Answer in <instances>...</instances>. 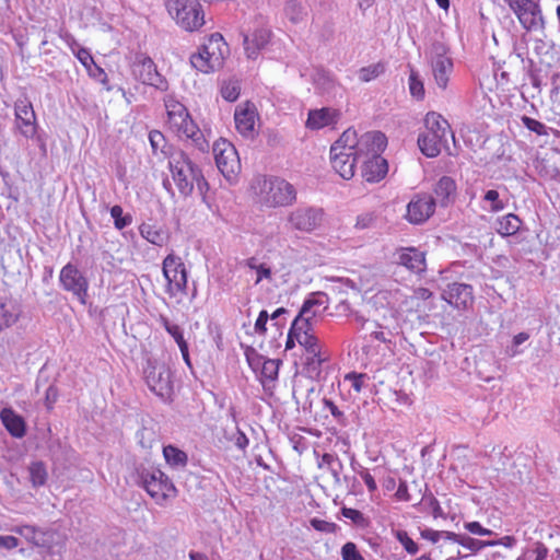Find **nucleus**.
I'll return each mask as SVG.
<instances>
[{"label": "nucleus", "instance_id": "nucleus-42", "mask_svg": "<svg viewBox=\"0 0 560 560\" xmlns=\"http://www.w3.org/2000/svg\"><path fill=\"white\" fill-rule=\"evenodd\" d=\"M279 365H280L279 360H272V359L264 360V362L261 363V371H260L261 378L267 380V381L277 380L278 372H279Z\"/></svg>", "mask_w": 560, "mask_h": 560}, {"label": "nucleus", "instance_id": "nucleus-55", "mask_svg": "<svg viewBox=\"0 0 560 560\" xmlns=\"http://www.w3.org/2000/svg\"><path fill=\"white\" fill-rule=\"evenodd\" d=\"M325 407L330 411L331 416L340 423H343L346 418L345 413L329 399H324Z\"/></svg>", "mask_w": 560, "mask_h": 560}, {"label": "nucleus", "instance_id": "nucleus-41", "mask_svg": "<svg viewBox=\"0 0 560 560\" xmlns=\"http://www.w3.org/2000/svg\"><path fill=\"white\" fill-rule=\"evenodd\" d=\"M110 215L114 219V225L117 230H122L132 222V217L130 214H124L122 208L118 205L110 208Z\"/></svg>", "mask_w": 560, "mask_h": 560}, {"label": "nucleus", "instance_id": "nucleus-9", "mask_svg": "<svg viewBox=\"0 0 560 560\" xmlns=\"http://www.w3.org/2000/svg\"><path fill=\"white\" fill-rule=\"evenodd\" d=\"M163 276L167 282L166 292L171 296L186 294L187 289V269L182 258L168 254L162 264Z\"/></svg>", "mask_w": 560, "mask_h": 560}, {"label": "nucleus", "instance_id": "nucleus-33", "mask_svg": "<svg viewBox=\"0 0 560 560\" xmlns=\"http://www.w3.org/2000/svg\"><path fill=\"white\" fill-rule=\"evenodd\" d=\"M28 472L30 481L32 482L33 487L37 488L45 485L48 474L45 465L42 462L32 463L28 467Z\"/></svg>", "mask_w": 560, "mask_h": 560}, {"label": "nucleus", "instance_id": "nucleus-27", "mask_svg": "<svg viewBox=\"0 0 560 560\" xmlns=\"http://www.w3.org/2000/svg\"><path fill=\"white\" fill-rule=\"evenodd\" d=\"M139 232L144 240L156 246L165 245L170 237L163 228L149 222L142 223L139 226Z\"/></svg>", "mask_w": 560, "mask_h": 560}, {"label": "nucleus", "instance_id": "nucleus-48", "mask_svg": "<svg viewBox=\"0 0 560 560\" xmlns=\"http://www.w3.org/2000/svg\"><path fill=\"white\" fill-rule=\"evenodd\" d=\"M376 217L372 212H366L358 215L355 222V229L365 230L374 226Z\"/></svg>", "mask_w": 560, "mask_h": 560}, {"label": "nucleus", "instance_id": "nucleus-10", "mask_svg": "<svg viewBox=\"0 0 560 560\" xmlns=\"http://www.w3.org/2000/svg\"><path fill=\"white\" fill-rule=\"evenodd\" d=\"M447 47L441 42L432 43L428 52L434 81L441 90L447 88L450 75L453 71V61L447 56Z\"/></svg>", "mask_w": 560, "mask_h": 560}, {"label": "nucleus", "instance_id": "nucleus-5", "mask_svg": "<svg viewBox=\"0 0 560 560\" xmlns=\"http://www.w3.org/2000/svg\"><path fill=\"white\" fill-rule=\"evenodd\" d=\"M137 475L138 483L158 504L163 505L168 499L176 497L177 489L160 469L139 468Z\"/></svg>", "mask_w": 560, "mask_h": 560}, {"label": "nucleus", "instance_id": "nucleus-51", "mask_svg": "<svg viewBox=\"0 0 560 560\" xmlns=\"http://www.w3.org/2000/svg\"><path fill=\"white\" fill-rule=\"evenodd\" d=\"M311 525L314 529L324 533H334L336 530V524L324 520L313 518Z\"/></svg>", "mask_w": 560, "mask_h": 560}, {"label": "nucleus", "instance_id": "nucleus-17", "mask_svg": "<svg viewBox=\"0 0 560 560\" xmlns=\"http://www.w3.org/2000/svg\"><path fill=\"white\" fill-rule=\"evenodd\" d=\"M15 128L27 138L35 137L37 131L36 114L27 98H20L14 103Z\"/></svg>", "mask_w": 560, "mask_h": 560}, {"label": "nucleus", "instance_id": "nucleus-20", "mask_svg": "<svg viewBox=\"0 0 560 560\" xmlns=\"http://www.w3.org/2000/svg\"><path fill=\"white\" fill-rule=\"evenodd\" d=\"M443 300L458 310H466L472 304V288L466 283H448L442 293Z\"/></svg>", "mask_w": 560, "mask_h": 560}, {"label": "nucleus", "instance_id": "nucleus-24", "mask_svg": "<svg viewBox=\"0 0 560 560\" xmlns=\"http://www.w3.org/2000/svg\"><path fill=\"white\" fill-rule=\"evenodd\" d=\"M456 183L450 176L441 177L434 186L435 201L441 207H447L455 200L456 197Z\"/></svg>", "mask_w": 560, "mask_h": 560}, {"label": "nucleus", "instance_id": "nucleus-22", "mask_svg": "<svg viewBox=\"0 0 560 560\" xmlns=\"http://www.w3.org/2000/svg\"><path fill=\"white\" fill-rule=\"evenodd\" d=\"M397 261L411 272L418 275L423 272L427 268L424 253L413 247L401 249L398 253Z\"/></svg>", "mask_w": 560, "mask_h": 560}, {"label": "nucleus", "instance_id": "nucleus-63", "mask_svg": "<svg viewBox=\"0 0 560 560\" xmlns=\"http://www.w3.org/2000/svg\"><path fill=\"white\" fill-rule=\"evenodd\" d=\"M361 478L364 480L368 489L373 492L376 490L377 486L373 478V476L366 469H362L360 472Z\"/></svg>", "mask_w": 560, "mask_h": 560}, {"label": "nucleus", "instance_id": "nucleus-2", "mask_svg": "<svg viewBox=\"0 0 560 560\" xmlns=\"http://www.w3.org/2000/svg\"><path fill=\"white\" fill-rule=\"evenodd\" d=\"M252 188L258 202L268 208L288 207L296 200V190L289 182L279 177L259 176Z\"/></svg>", "mask_w": 560, "mask_h": 560}, {"label": "nucleus", "instance_id": "nucleus-59", "mask_svg": "<svg viewBox=\"0 0 560 560\" xmlns=\"http://www.w3.org/2000/svg\"><path fill=\"white\" fill-rule=\"evenodd\" d=\"M19 546V539L14 536L0 535V549L11 550Z\"/></svg>", "mask_w": 560, "mask_h": 560}, {"label": "nucleus", "instance_id": "nucleus-25", "mask_svg": "<svg viewBox=\"0 0 560 560\" xmlns=\"http://www.w3.org/2000/svg\"><path fill=\"white\" fill-rule=\"evenodd\" d=\"M432 298V292L427 288H418L412 294L404 301L406 311L425 314L431 310L428 301Z\"/></svg>", "mask_w": 560, "mask_h": 560}, {"label": "nucleus", "instance_id": "nucleus-18", "mask_svg": "<svg viewBox=\"0 0 560 560\" xmlns=\"http://www.w3.org/2000/svg\"><path fill=\"white\" fill-rule=\"evenodd\" d=\"M436 201L428 194H418L407 206V219L413 224L425 222L435 210Z\"/></svg>", "mask_w": 560, "mask_h": 560}, {"label": "nucleus", "instance_id": "nucleus-57", "mask_svg": "<svg viewBox=\"0 0 560 560\" xmlns=\"http://www.w3.org/2000/svg\"><path fill=\"white\" fill-rule=\"evenodd\" d=\"M149 139L153 151H158L160 148H162L165 141L163 133L159 130H152L149 133Z\"/></svg>", "mask_w": 560, "mask_h": 560}, {"label": "nucleus", "instance_id": "nucleus-13", "mask_svg": "<svg viewBox=\"0 0 560 560\" xmlns=\"http://www.w3.org/2000/svg\"><path fill=\"white\" fill-rule=\"evenodd\" d=\"M215 164L221 174L229 180L234 178L241 170V162L234 145L221 139L213 144Z\"/></svg>", "mask_w": 560, "mask_h": 560}, {"label": "nucleus", "instance_id": "nucleus-61", "mask_svg": "<svg viewBox=\"0 0 560 560\" xmlns=\"http://www.w3.org/2000/svg\"><path fill=\"white\" fill-rule=\"evenodd\" d=\"M338 460H339V458L337 456L329 454V453H325L322 456L320 460L318 462V467L329 469Z\"/></svg>", "mask_w": 560, "mask_h": 560}, {"label": "nucleus", "instance_id": "nucleus-11", "mask_svg": "<svg viewBox=\"0 0 560 560\" xmlns=\"http://www.w3.org/2000/svg\"><path fill=\"white\" fill-rule=\"evenodd\" d=\"M527 32L541 31L544 18L538 2L534 0H504Z\"/></svg>", "mask_w": 560, "mask_h": 560}, {"label": "nucleus", "instance_id": "nucleus-30", "mask_svg": "<svg viewBox=\"0 0 560 560\" xmlns=\"http://www.w3.org/2000/svg\"><path fill=\"white\" fill-rule=\"evenodd\" d=\"M163 455L166 463L172 467L183 468L187 464V454L173 445L165 446Z\"/></svg>", "mask_w": 560, "mask_h": 560}, {"label": "nucleus", "instance_id": "nucleus-40", "mask_svg": "<svg viewBox=\"0 0 560 560\" xmlns=\"http://www.w3.org/2000/svg\"><path fill=\"white\" fill-rule=\"evenodd\" d=\"M384 71H385V67L381 62L370 65V66L363 67L359 70V79L362 82H370L371 80H374L378 75H381Z\"/></svg>", "mask_w": 560, "mask_h": 560}, {"label": "nucleus", "instance_id": "nucleus-31", "mask_svg": "<svg viewBox=\"0 0 560 560\" xmlns=\"http://www.w3.org/2000/svg\"><path fill=\"white\" fill-rule=\"evenodd\" d=\"M284 14L292 23L303 21L306 15L305 8L299 0H287L284 4Z\"/></svg>", "mask_w": 560, "mask_h": 560}, {"label": "nucleus", "instance_id": "nucleus-56", "mask_svg": "<svg viewBox=\"0 0 560 560\" xmlns=\"http://www.w3.org/2000/svg\"><path fill=\"white\" fill-rule=\"evenodd\" d=\"M75 55L80 62L86 68V70H90V67L94 65V59L88 49L80 48Z\"/></svg>", "mask_w": 560, "mask_h": 560}, {"label": "nucleus", "instance_id": "nucleus-1", "mask_svg": "<svg viewBox=\"0 0 560 560\" xmlns=\"http://www.w3.org/2000/svg\"><path fill=\"white\" fill-rule=\"evenodd\" d=\"M386 137L381 131H370L358 136L352 128L347 129L330 148L332 168L343 179H351L355 165L362 162V177L369 183L380 182L388 171L387 161L382 158Z\"/></svg>", "mask_w": 560, "mask_h": 560}, {"label": "nucleus", "instance_id": "nucleus-21", "mask_svg": "<svg viewBox=\"0 0 560 560\" xmlns=\"http://www.w3.org/2000/svg\"><path fill=\"white\" fill-rule=\"evenodd\" d=\"M340 112L329 107L320 109H312L308 113L306 127L312 130H317L326 126L336 124L340 118Z\"/></svg>", "mask_w": 560, "mask_h": 560}, {"label": "nucleus", "instance_id": "nucleus-7", "mask_svg": "<svg viewBox=\"0 0 560 560\" xmlns=\"http://www.w3.org/2000/svg\"><path fill=\"white\" fill-rule=\"evenodd\" d=\"M226 50L228 45L222 35L212 34L199 51L191 56V66L203 73L214 71L222 67Z\"/></svg>", "mask_w": 560, "mask_h": 560}, {"label": "nucleus", "instance_id": "nucleus-6", "mask_svg": "<svg viewBox=\"0 0 560 560\" xmlns=\"http://www.w3.org/2000/svg\"><path fill=\"white\" fill-rule=\"evenodd\" d=\"M166 9L176 24L187 32L199 31L205 24V13L199 0H165Z\"/></svg>", "mask_w": 560, "mask_h": 560}, {"label": "nucleus", "instance_id": "nucleus-39", "mask_svg": "<svg viewBox=\"0 0 560 560\" xmlns=\"http://www.w3.org/2000/svg\"><path fill=\"white\" fill-rule=\"evenodd\" d=\"M241 93L240 82L236 80H229L221 86V95L225 101L234 102L238 98Z\"/></svg>", "mask_w": 560, "mask_h": 560}, {"label": "nucleus", "instance_id": "nucleus-54", "mask_svg": "<svg viewBox=\"0 0 560 560\" xmlns=\"http://www.w3.org/2000/svg\"><path fill=\"white\" fill-rule=\"evenodd\" d=\"M460 546L469 549L472 552H478L482 549V544L480 540L465 535L463 536V539H460Z\"/></svg>", "mask_w": 560, "mask_h": 560}, {"label": "nucleus", "instance_id": "nucleus-44", "mask_svg": "<svg viewBox=\"0 0 560 560\" xmlns=\"http://www.w3.org/2000/svg\"><path fill=\"white\" fill-rule=\"evenodd\" d=\"M523 125L530 131L535 132L538 136H547L548 128L540 121L530 118L528 116L522 117Z\"/></svg>", "mask_w": 560, "mask_h": 560}, {"label": "nucleus", "instance_id": "nucleus-28", "mask_svg": "<svg viewBox=\"0 0 560 560\" xmlns=\"http://www.w3.org/2000/svg\"><path fill=\"white\" fill-rule=\"evenodd\" d=\"M304 370L311 378L318 377L322 372V364L327 360V355L320 350L318 352L304 353Z\"/></svg>", "mask_w": 560, "mask_h": 560}, {"label": "nucleus", "instance_id": "nucleus-15", "mask_svg": "<svg viewBox=\"0 0 560 560\" xmlns=\"http://www.w3.org/2000/svg\"><path fill=\"white\" fill-rule=\"evenodd\" d=\"M291 230L311 233L320 228L324 210L316 207H298L287 218Z\"/></svg>", "mask_w": 560, "mask_h": 560}, {"label": "nucleus", "instance_id": "nucleus-50", "mask_svg": "<svg viewBox=\"0 0 560 560\" xmlns=\"http://www.w3.org/2000/svg\"><path fill=\"white\" fill-rule=\"evenodd\" d=\"M341 513L346 518L351 520L357 525L364 524V516L359 510L351 508H342Z\"/></svg>", "mask_w": 560, "mask_h": 560}, {"label": "nucleus", "instance_id": "nucleus-47", "mask_svg": "<svg viewBox=\"0 0 560 560\" xmlns=\"http://www.w3.org/2000/svg\"><path fill=\"white\" fill-rule=\"evenodd\" d=\"M397 539L399 542L404 546L405 550L410 553L415 555L418 551V545L408 536L406 532L399 530L397 532Z\"/></svg>", "mask_w": 560, "mask_h": 560}, {"label": "nucleus", "instance_id": "nucleus-29", "mask_svg": "<svg viewBox=\"0 0 560 560\" xmlns=\"http://www.w3.org/2000/svg\"><path fill=\"white\" fill-rule=\"evenodd\" d=\"M521 226V220L514 213H509L497 221V231L501 235H514Z\"/></svg>", "mask_w": 560, "mask_h": 560}, {"label": "nucleus", "instance_id": "nucleus-16", "mask_svg": "<svg viewBox=\"0 0 560 560\" xmlns=\"http://www.w3.org/2000/svg\"><path fill=\"white\" fill-rule=\"evenodd\" d=\"M59 281L63 290L71 292L82 304L86 303L89 282L74 265L69 262L62 267Z\"/></svg>", "mask_w": 560, "mask_h": 560}, {"label": "nucleus", "instance_id": "nucleus-64", "mask_svg": "<svg viewBox=\"0 0 560 560\" xmlns=\"http://www.w3.org/2000/svg\"><path fill=\"white\" fill-rule=\"evenodd\" d=\"M90 75L94 77L95 79H98L101 82L105 83L107 80L106 73L102 68H100L95 62L90 67V70H88Z\"/></svg>", "mask_w": 560, "mask_h": 560}, {"label": "nucleus", "instance_id": "nucleus-58", "mask_svg": "<svg viewBox=\"0 0 560 560\" xmlns=\"http://www.w3.org/2000/svg\"><path fill=\"white\" fill-rule=\"evenodd\" d=\"M268 318H269V315L267 313V311L262 310L257 319H256V323H255V331L257 334H260V335H264L266 332V324L268 322Z\"/></svg>", "mask_w": 560, "mask_h": 560}, {"label": "nucleus", "instance_id": "nucleus-3", "mask_svg": "<svg viewBox=\"0 0 560 560\" xmlns=\"http://www.w3.org/2000/svg\"><path fill=\"white\" fill-rule=\"evenodd\" d=\"M424 125L427 131L419 136L418 145L425 156L435 158L447 148L448 137L454 140V135L447 120L435 112L425 115Z\"/></svg>", "mask_w": 560, "mask_h": 560}, {"label": "nucleus", "instance_id": "nucleus-8", "mask_svg": "<svg viewBox=\"0 0 560 560\" xmlns=\"http://www.w3.org/2000/svg\"><path fill=\"white\" fill-rule=\"evenodd\" d=\"M168 165L179 192L184 196L190 195L200 170L183 151H174L170 156Z\"/></svg>", "mask_w": 560, "mask_h": 560}, {"label": "nucleus", "instance_id": "nucleus-45", "mask_svg": "<svg viewBox=\"0 0 560 560\" xmlns=\"http://www.w3.org/2000/svg\"><path fill=\"white\" fill-rule=\"evenodd\" d=\"M16 534L23 536L27 540L32 541L35 545H40L39 539H37V534L39 530L32 525H21L13 529Z\"/></svg>", "mask_w": 560, "mask_h": 560}, {"label": "nucleus", "instance_id": "nucleus-23", "mask_svg": "<svg viewBox=\"0 0 560 560\" xmlns=\"http://www.w3.org/2000/svg\"><path fill=\"white\" fill-rule=\"evenodd\" d=\"M0 419L8 432L16 439L25 435L26 423L12 408H3L0 411Z\"/></svg>", "mask_w": 560, "mask_h": 560}, {"label": "nucleus", "instance_id": "nucleus-60", "mask_svg": "<svg viewBox=\"0 0 560 560\" xmlns=\"http://www.w3.org/2000/svg\"><path fill=\"white\" fill-rule=\"evenodd\" d=\"M233 441H234V444L240 450H245L247 447V445H248L247 436L242 431H240L238 429H236L234 434H233Z\"/></svg>", "mask_w": 560, "mask_h": 560}, {"label": "nucleus", "instance_id": "nucleus-36", "mask_svg": "<svg viewBox=\"0 0 560 560\" xmlns=\"http://www.w3.org/2000/svg\"><path fill=\"white\" fill-rule=\"evenodd\" d=\"M19 318V313L16 308L12 304H0V329L4 327H10L16 323Z\"/></svg>", "mask_w": 560, "mask_h": 560}, {"label": "nucleus", "instance_id": "nucleus-35", "mask_svg": "<svg viewBox=\"0 0 560 560\" xmlns=\"http://www.w3.org/2000/svg\"><path fill=\"white\" fill-rule=\"evenodd\" d=\"M378 330H372L371 337L382 342H390L392 337L398 334V326L396 324H377Z\"/></svg>", "mask_w": 560, "mask_h": 560}, {"label": "nucleus", "instance_id": "nucleus-19", "mask_svg": "<svg viewBox=\"0 0 560 560\" xmlns=\"http://www.w3.org/2000/svg\"><path fill=\"white\" fill-rule=\"evenodd\" d=\"M257 117V109L253 103L246 102L238 105L234 113L236 130L245 138H254Z\"/></svg>", "mask_w": 560, "mask_h": 560}, {"label": "nucleus", "instance_id": "nucleus-38", "mask_svg": "<svg viewBox=\"0 0 560 560\" xmlns=\"http://www.w3.org/2000/svg\"><path fill=\"white\" fill-rule=\"evenodd\" d=\"M295 340L304 348V353L318 352L322 350L319 340L313 332L300 335Z\"/></svg>", "mask_w": 560, "mask_h": 560}, {"label": "nucleus", "instance_id": "nucleus-52", "mask_svg": "<svg viewBox=\"0 0 560 560\" xmlns=\"http://www.w3.org/2000/svg\"><path fill=\"white\" fill-rule=\"evenodd\" d=\"M167 332L174 338V340L176 341V343L179 347V350L185 351L186 350V340L184 338L182 328L175 324L173 327H171V329H168Z\"/></svg>", "mask_w": 560, "mask_h": 560}, {"label": "nucleus", "instance_id": "nucleus-53", "mask_svg": "<svg viewBox=\"0 0 560 560\" xmlns=\"http://www.w3.org/2000/svg\"><path fill=\"white\" fill-rule=\"evenodd\" d=\"M465 528L475 535L489 536L493 534L491 529L482 527L478 522L465 523Z\"/></svg>", "mask_w": 560, "mask_h": 560}, {"label": "nucleus", "instance_id": "nucleus-26", "mask_svg": "<svg viewBox=\"0 0 560 560\" xmlns=\"http://www.w3.org/2000/svg\"><path fill=\"white\" fill-rule=\"evenodd\" d=\"M270 38V33L267 30H256L252 37L244 36V48L248 58H255L257 51L264 48Z\"/></svg>", "mask_w": 560, "mask_h": 560}, {"label": "nucleus", "instance_id": "nucleus-37", "mask_svg": "<svg viewBox=\"0 0 560 560\" xmlns=\"http://www.w3.org/2000/svg\"><path fill=\"white\" fill-rule=\"evenodd\" d=\"M244 265L257 272L256 284H258L262 279L271 280V269L265 264H259L256 257H249L244 260Z\"/></svg>", "mask_w": 560, "mask_h": 560}, {"label": "nucleus", "instance_id": "nucleus-46", "mask_svg": "<svg viewBox=\"0 0 560 560\" xmlns=\"http://www.w3.org/2000/svg\"><path fill=\"white\" fill-rule=\"evenodd\" d=\"M483 199L486 201L491 202L490 210L492 212H499V211L503 210L505 207L504 202L502 200H500L499 192L497 190H493V189L488 190L485 194Z\"/></svg>", "mask_w": 560, "mask_h": 560}, {"label": "nucleus", "instance_id": "nucleus-34", "mask_svg": "<svg viewBox=\"0 0 560 560\" xmlns=\"http://www.w3.org/2000/svg\"><path fill=\"white\" fill-rule=\"evenodd\" d=\"M306 313L300 311L299 315L295 317L291 325V335H294L295 338L300 337V335L312 334L314 323L307 320L305 317Z\"/></svg>", "mask_w": 560, "mask_h": 560}, {"label": "nucleus", "instance_id": "nucleus-14", "mask_svg": "<svg viewBox=\"0 0 560 560\" xmlns=\"http://www.w3.org/2000/svg\"><path fill=\"white\" fill-rule=\"evenodd\" d=\"M147 385L163 400L171 398L173 394V383L171 378V371L167 366L161 363H148L144 370Z\"/></svg>", "mask_w": 560, "mask_h": 560}, {"label": "nucleus", "instance_id": "nucleus-62", "mask_svg": "<svg viewBox=\"0 0 560 560\" xmlns=\"http://www.w3.org/2000/svg\"><path fill=\"white\" fill-rule=\"evenodd\" d=\"M57 398H58V389H57V387L50 385L47 388L46 396H45L46 405H47L48 409H50L52 407V405L56 402Z\"/></svg>", "mask_w": 560, "mask_h": 560}, {"label": "nucleus", "instance_id": "nucleus-12", "mask_svg": "<svg viewBox=\"0 0 560 560\" xmlns=\"http://www.w3.org/2000/svg\"><path fill=\"white\" fill-rule=\"evenodd\" d=\"M131 72L136 80L143 84L155 88L160 91H166L168 83L166 79L158 71L154 61L144 54H137L131 66Z\"/></svg>", "mask_w": 560, "mask_h": 560}, {"label": "nucleus", "instance_id": "nucleus-32", "mask_svg": "<svg viewBox=\"0 0 560 560\" xmlns=\"http://www.w3.org/2000/svg\"><path fill=\"white\" fill-rule=\"evenodd\" d=\"M327 295L323 292H314L304 301L301 311L303 313H311V310H320V313L326 310Z\"/></svg>", "mask_w": 560, "mask_h": 560}, {"label": "nucleus", "instance_id": "nucleus-49", "mask_svg": "<svg viewBox=\"0 0 560 560\" xmlns=\"http://www.w3.org/2000/svg\"><path fill=\"white\" fill-rule=\"evenodd\" d=\"M343 560H364L353 542H347L341 549Z\"/></svg>", "mask_w": 560, "mask_h": 560}, {"label": "nucleus", "instance_id": "nucleus-43", "mask_svg": "<svg viewBox=\"0 0 560 560\" xmlns=\"http://www.w3.org/2000/svg\"><path fill=\"white\" fill-rule=\"evenodd\" d=\"M409 91L410 94L417 100H423L424 85L423 82L420 80L418 72L415 71L413 69H411L409 75Z\"/></svg>", "mask_w": 560, "mask_h": 560}, {"label": "nucleus", "instance_id": "nucleus-4", "mask_svg": "<svg viewBox=\"0 0 560 560\" xmlns=\"http://www.w3.org/2000/svg\"><path fill=\"white\" fill-rule=\"evenodd\" d=\"M167 112V124L170 128L177 133L179 138L190 139L192 144L205 152L209 149V143L203 133L190 118L186 107L175 100L165 101Z\"/></svg>", "mask_w": 560, "mask_h": 560}]
</instances>
